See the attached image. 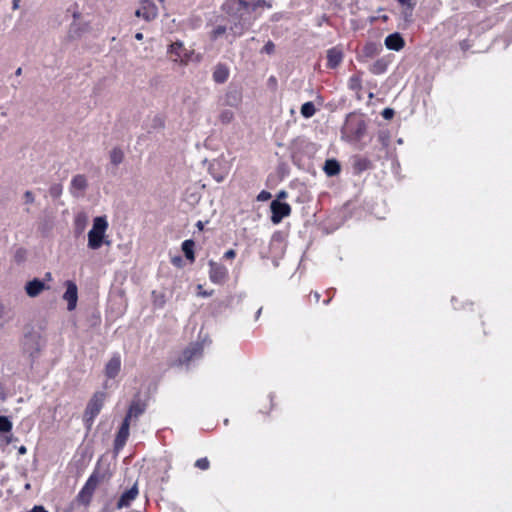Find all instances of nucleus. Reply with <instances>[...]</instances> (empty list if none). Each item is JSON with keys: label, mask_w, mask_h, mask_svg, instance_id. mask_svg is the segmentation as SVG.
Instances as JSON below:
<instances>
[{"label": "nucleus", "mask_w": 512, "mask_h": 512, "mask_svg": "<svg viewBox=\"0 0 512 512\" xmlns=\"http://www.w3.org/2000/svg\"><path fill=\"white\" fill-rule=\"evenodd\" d=\"M109 226V219L106 215L96 216L92 219L87 232V247L90 250H99L103 246L111 244L108 233Z\"/></svg>", "instance_id": "nucleus-1"}, {"label": "nucleus", "mask_w": 512, "mask_h": 512, "mask_svg": "<svg viewBox=\"0 0 512 512\" xmlns=\"http://www.w3.org/2000/svg\"><path fill=\"white\" fill-rule=\"evenodd\" d=\"M167 55L171 61L181 65H188L200 61V55L195 53L193 49L185 47L182 42L170 44L167 49Z\"/></svg>", "instance_id": "nucleus-2"}, {"label": "nucleus", "mask_w": 512, "mask_h": 512, "mask_svg": "<svg viewBox=\"0 0 512 512\" xmlns=\"http://www.w3.org/2000/svg\"><path fill=\"white\" fill-rule=\"evenodd\" d=\"M231 160L224 155L214 159L209 166V172L215 181L223 182L231 170Z\"/></svg>", "instance_id": "nucleus-3"}, {"label": "nucleus", "mask_w": 512, "mask_h": 512, "mask_svg": "<svg viewBox=\"0 0 512 512\" xmlns=\"http://www.w3.org/2000/svg\"><path fill=\"white\" fill-rule=\"evenodd\" d=\"M134 16L139 21L151 22L158 16V8L152 0H141L135 11Z\"/></svg>", "instance_id": "nucleus-4"}, {"label": "nucleus", "mask_w": 512, "mask_h": 512, "mask_svg": "<svg viewBox=\"0 0 512 512\" xmlns=\"http://www.w3.org/2000/svg\"><path fill=\"white\" fill-rule=\"evenodd\" d=\"M63 287L62 300L66 303L68 311H74L78 304V286L75 281L66 280Z\"/></svg>", "instance_id": "nucleus-5"}, {"label": "nucleus", "mask_w": 512, "mask_h": 512, "mask_svg": "<svg viewBox=\"0 0 512 512\" xmlns=\"http://www.w3.org/2000/svg\"><path fill=\"white\" fill-rule=\"evenodd\" d=\"M270 208L272 212L271 221L274 224L280 223L282 219L289 216L291 212L290 205L279 200L272 201Z\"/></svg>", "instance_id": "nucleus-6"}, {"label": "nucleus", "mask_w": 512, "mask_h": 512, "mask_svg": "<svg viewBox=\"0 0 512 512\" xmlns=\"http://www.w3.org/2000/svg\"><path fill=\"white\" fill-rule=\"evenodd\" d=\"M228 276V269L224 265L210 261L209 262V278L215 284L223 283Z\"/></svg>", "instance_id": "nucleus-7"}, {"label": "nucleus", "mask_w": 512, "mask_h": 512, "mask_svg": "<svg viewBox=\"0 0 512 512\" xmlns=\"http://www.w3.org/2000/svg\"><path fill=\"white\" fill-rule=\"evenodd\" d=\"M244 25L241 23H234L229 26V34L232 35L233 38L240 36L244 32ZM228 27L226 25H219L212 31V36L214 39L219 38L220 36L227 33Z\"/></svg>", "instance_id": "nucleus-8"}, {"label": "nucleus", "mask_w": 512, "mask_h": 512, "mask_svg": "<svg viewBox=\"0 0 512 512\" xmlns=\"http://www.w3.org/2000/svg\"><path fill=\"white\" fill-rule=\"evenodd\" d=\"M103 405V397L102 395L94 396L87 405L85 411V418L88 421H92L100 412Z\"/></svg>", "instance_id": "nucleus-9"}, {"label": "nucleus", "mask_w": 512, "mask_h": 512, "mask_svg": "<svg viewBox=\"0 0 512 512\" xmlns=\"http://www.w3.org/2000/svg\"><path fill=\"white\" fill-rule=\"evenodd\" d=\"M46 289H48V287L39 279L28 281L24 287L26 294L31 298L39 296Z\"/></svg>", "instance_id": "nucleus-10"}, {"label": "nucleus", "mask_w": 512, "mask_h": 512, "mask_svg": "<svg viewBox=\"0 0 512 512\" xmlns=\"http://www.w3.org/2000/svg\"><path fill=\"white\" fill-rule=\"evenodd\" d=\"M385 46L389 50L400 51L405 45V41L399 33H393L385 38Z\"/></svg>", "instance_id": "nucleus-11"}, {"label": "nucleus", "mask_w": 512, "mask_h": 512, "mask_svg": "<svg viewBox=\"0 0 512 512\" xmlns=\"http://www.w3.org/2000/svg\"><path fill=\"white\" fill-rule=\"evenodd\" d=\"M343 59V52L340 48L334 47L327 52V65L330 68L337 67Z\"/></svg>", "instance_id": "nucleus-12"}, {"label": "nucleus", "mask_w": 512, "mask_h": 512, "mask_svg": "<svg viewBox=\"0 0 512 512\" xmlns=\"http://www.w3.org/2000/svg\"><path fill=\"white\" fill-rule=\"evenodd\" d=\"M128 435H129V424L127 421H125L123 423V425L121 426V428L117 434V437L115 439L116 450H120L124 446V444L128 438Z\"/></svg>", "instance_id": "nucleus-13"}, {"label": "nucleus", "mask_w": 512, "mask_h": 512, "mask_svg": "<svg viewBox=\"0 0 512 512\" xmlns=\"http://www.w3.org/2000/svg\"><path fill=\"white\" fill-rule=\"evenodd\" d=\"M121 369V361L119 358H112L106 364L105 373L109 378H114L118 375Z\"/></svg>", "instance_id": "nucleus-14"}, {"label": "nucleus", "mask_w": 512, "mask_h": 512, "mask_svg": "<svg viewBox=\"0 0 512 512\" xmlns=\"http://www.w3.org/2000/svg\"><path fill=\"white\" fill-rule=\"evenodd\" d=\"M324 171L328 176L337 175L340 172V165L336 160L329 159L325 162Z\"/></svg>", "instance_id": "nucleus-15"}, {"label": "nucleus", "mask_w": 512, "mask_h": 512, "mask_svg": "<svg viewBox=\"0 0 512 512\" xmlns=\"http://www.w3.org/2000/svg\"><path fill=\"white\" fill-rule=\"evenodd\" d=\"M182 251L190 262H194V242L192 240H185L182 243Z\"/></svg>", "instance_id": "nucleus-16"}, {"label": "nucleus", "mask_w": 512, "mask_h": 512, "mask_svg": "<svg viewBox=\"0 0 512 512\" xmlns=\"http://www.w3.org/2000/svg\"><path fill=\"white\" fill-rule=\"evenodd\" d=\"M109 159L113 165H115V166L119 165L120 163H122V161L124 159L123 150L120 148L111 149V151L109 152Z\"/></svg>", "instance_id": "nucleus-17"}, {"label": "nucleus", "mask_w": 512, "mask_h": 512, "mask_svg": "<svg viewBox=\"0 0 512 512\" xmlns=\"http://www.w3.org/2000/svg\"><path fill=\"white\" fill-rule=\"evenodd\" d=\"M72 187L73 189H75L76 191H83L87 185H88V181H87V178L83 175H76L73 179H72Z\"/></svg>", "instance_id": "nucleus-18"}, {"label": "nucleus", "mask_w": 512, "mask_h": 512, "mask_svg": "<svg viewBox=\"0 0 512 512\" xmlns=\"http://www.w3.org/2000/svg\"><path fill=\"white\" fill-rule=\"evenodd\" d=\"M138 491L135 487L130 489L128 492L123 494L119 501V507L127 506L129 503L136 498Z\"/></svg>", "instance_id": "nucleus-19"}, {"label": "nucleus", "mask_w": 512, "mask_h": 512, "mask_svg": "<svg viewBox=\"0 0 512 512\" xmlns=\"http://www.w3.org/2000/svg\"><path fill=\"white\" fill-rule=\"evenodd\" d=\"M316 112L315 106L312 102H306L301 107V114L305 118L312 117Z\"/></svg>", "instance_id": "nucleus-20"}, {"label": "nucleus", "mask_w": 512, "mask_h": 512, "mask_svg": "<svg viewBox=\"0 0 512 512\" xmlns=\"http://www.w3.org/2000/svg\"><path fill=\"white\" fill-rule=\"evenodd\" d=\"M12 422L6 416H0V433H9L12 430Z\"/></svg>", "instance_id": "nucleus-21"}, {"label": "nucleus", "mask_w": 512, "mask_h": 512, "mask_svg": "<svg viewBox=\"0 0 512 512\" xmlns=\"http://www.w3.org/2000/svg\"><path fill=\"white\" fill-rule=\"evenodd\" d=\"M198 468L204 470V469H207L208 466H209V461L206 459V458H203V459H199L196 461V464H195Z\"/></svg>", "instance_id": "nucleus-22"}, {"label": "nucleus", "mask_w": 512, "mask_h": 512, "mask_svg": "<svg viewBox=\"0 0 512 512\" xmlns=\"http://www.w3.org/2000/svg\"><path fill=\"white\" fill-rule=\"evenodd\" d=\"M214 77L217 81H224L227 77L226 71H216Z\"/></svg>", "instance_id": "nucleus-23"}, {"label": "nucleus", "mask_w": 512, "mask_h": 512, "mask_svg": "<svg viewBox=\"0 0 512 512\" xmlns=\"http://www.w3.org/2000/svg\"><path fill=\"white\" fill-rule=\"evenodd\" d=\"M271 197V194L267 191H262L259 193V195L257 196V199L259 201H266L268 200L269 198Z\"/></svg>", "instance_id": "nucleus-24"}, {"label": "nucleus", "mask_w": 512, "mask_h": 512, "mask_svg": "<svg viewBox=\"0 0 512 512\" xmlns=\"http://www.w3.org/2000/svg\"><path fill=\"white\" fill-rule=\"evenodd\" d=\"M394 115V111L390 108H386L383 110L382 112V116L385 118V119H391Z\"/></svg>", "instance_id": "nucleus-25"}, {"label": "nucleus", "mask_w": 512, "mask_h": 512, "mask_svg": "<svg viewBox=\"0 0 512 512\" xmlns=\"http://www.w3.org/2000/svg\"><path fill=\"white\" fill-rule=\"evenodd\" d=\"M97 482H98V475L95 473V474H93V475L90 477V479H89V481H88V483H87V486H90V485H96V483H97Z\"/></svg>", "instance_id": "nucleus-26"}, {"label": "nucleus", "mask_w": 512, "mask_h": 512, "mask_svg": "<svg viewBox=\"0 0 512 512\" xmlns=\"http://www.w3.org/2000/svg\"><path fill=\"white\" fill-rule=\"evenodd\" d=\"M236 255L235 251L233 249H230V250H227L225 253H224V257L227 258V259H232L234 258Z\"/></svg>", "instance_id": "nucleus-27"}, {"label": "nucleus", "mask_w": 512, "mask_h": 512, "mask_svg": "<svg viewBox=\"0 0 512 512\" xmlns=\"http://www.w3.org/2000/svg\"><path fill=\"white\" fill-rule=\"evenodd\" d=\"M171 262L173 265L180 267L182 260L180 257H174V258H172Z\"/></svg>", "instance_id": "nucleus-28"}, {"label": "nucleus", "mask_w": 512, "mask_h": 512, "mask_svg": "<svg viewBox=\"0 0 512 512\" xmlns=\"http://www.w3.org/2000/svg\"><path fill=\"white\" fill-rule=\"evenodd\" d=\"M30 512H48L43 506H34Z\"/></svg>", "instance_id": "nucleus-29"}, {"label": "nucleus", "mask_w": 512, "mask_h": 512, "mask_svg": "<svg viewBox=\"0 0 512 512\" xmlns=\"http://www.w3.org/2000/svg\"><path fill=\"white\" fill-rule=\"evenodd\" d=\"M229 4L234 8H238L241 6V2L238 0H231Z\"/></svg>", "instance_id": "nucleus-30"}, {"label": "nucleus", "mask_w": 512, "mask_h": 512, "mask_svg": "<svg viewBox=\"0 0 512 512\" xmlns=\"http://www.w3.org/2000/svg\"><path fill=\"white\" fill-rule=\"evenodd\" d=\"M20 7V0H13L12 2V8L13 10H17Z\"/></svg>", "instance_id": "nucleus-31"}, {"label": "nucleus", "mask_w": 512, "mask_h": 512, "mask_svg": "<svg viewBox=\"0 0 512 512\" xmlns=\"http://www.w3.org/2000/svg\"><path fill=\"white\" fill-rule=\"evenodd\" d=\"M367 49H369V52H371V53H376L378 50V48L374 45L367 46Z\"/></svg>", "instance_id": "nucleus-32"}, {"label": "nucleus", "mask_w": 512, "mask_h": 512, "mask_svg": "<svg viewBox=\"0 0 512 512\" xmlns=\"http://www.w3.org/2000/svg\"><path fill=\"white\" fill-rule=\"evenodd\" d=\"M287 196V193L284 192V191H281L279 194H278V197H277V200L280 201V199H283V198H286Z\"/></svg>", "instance_id": "nucleus-33"}, {"label": "nucleus", "mask_w": 512, "mask_h": 512, "mask_svg": "<svg viewBox=\"0 0 512 512\" xmlns=\"http://www.w3.org/2000/svg\"><path fill=\"white\" fill-rule=\"evenodd\" d=\"M135 38H136L137 40L141 41V40L143 39V34H142V33H140V32H138V33H136V34H135Z\"/></svg>", "instance_id": "nucleus-34"}, {"label": "nucleus", "mask_w": 512, "mask_h": 512, "mask_svg": "<svg viewBox=\"0 0 512 512\" xmlns=\"http://www.w3.org/2000/svg\"><path fill=\"white\" fill-rule=\"evenodd\" d=\"M19 453H20V454H25V453H26V447L21 446V447L19 448Z\"/></svg>", "instance_id": "nucleus-35"}, {"label": "nucleus", "mask_w": 512, "mask_h": 512, "mask_svg": "<svg viewBox=\"0 0 512 512\" xmlns=\"http://www.w3.org/2000/svg\"><path fill=\"white\" fill-rule=\"evenodd\" d=\"M401 4L406 5L409 4L410 0H398Z\"/></svg>", "instance_id": "nucleus-36"}, {"label": "nucleus", "mask_w": 512, "mask_h": 512, "mask_svg": "<svg viewBox=\"0 0 512 512\" xmlns=\"http://www.w3.org/2000/svg\"><path fill=\"white\" fill-rule=\"evenodd\" d=\"M4 310H5V307L2 304H0V315L4 312Z\"/></svg>", "instance_id": "nucleus-37"}, {"label": "nucleus", "mask_w": 512, "mask_h": 512, "mask_svg": "<svg viewBox=\"0 0 512 512\" xmlns=\"http://www.w3.org/2000/svg\"><path fill=\"white\" fill-rule=\"evenodd\" d=\"M197 226H198V228H199V229H203V224H202V222H198V223H197Z\"/></svg>", "instance_id": "nucleus-38"}, {"label": "nucleus", "mask_w": 512, "mask_h": 512, "mask_svg": "<svg viewBox=\"0 0 512 512\" xmlns=\"http://www.w3.org/2000/svg\"><path fill=\"white\" fill-rule=\"evenodd\" d=\"M166 0H158L159 3L164 4Z\"/></svg>", "instance_id": "nucleus-39"}]
</instances>
